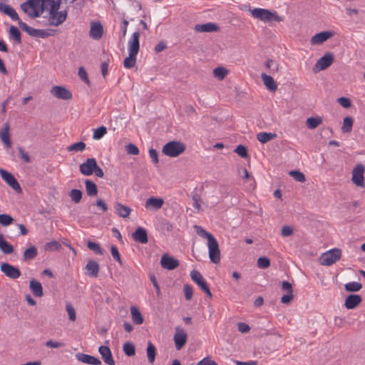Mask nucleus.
<instances>
[{"mask_svg": "<svg viewBox=\"0 0 365 365\" xmlns=\"http://www.w3.org/2000/svg\"><path fill=\"white\" fill-rule=\"evenodd\" d=\"M140 31H135L130 36L128 42V53L138 54L140 49Z\"/></svg>", "mask_w": 365, "mask_h": 365, "instance_id": "16", "label": "nucleus"}, {"mask_svg": "<svg viewBox=\"0 0 365 365\" xmlns=\"http://www.w3.org/2000/svg\"><path fill=\"white\" fill-rule=\"evenodd\" d=\"M334 61V55L331 53H327L321 57L314 66V71H324L329 67Z\"/></svg>", "mask_w": 365, "mask_h": 365, "instance_id": "10", "label": "nucleus"}, {"mask_svg": "<svg viewBox=\"0 0 365 365\" xmlns=\"http://www.w3.org/2000/svg\"><path fill=\"white\" fill-rule=\"evenodd\" d=\"M261 78L267 89H269L270 91H275L277 90V84L271 76L263 73L261 75Z\"/></svg>", "mask_w": 365, "mask_h": 365, "instance_id": "32", "label": "nucleus"}, {"mask_svg": "<svg viewBox=\"0 0 365 365\" xmlns=\"http://www.w3.org/2000/svg\"><path fill=\"white\" fill-rule=\"evenodd\" d=\"M37 255H38L37 248L35 246L31 245L24 252L23 260L25 262L32 260Z\"/></svg>", "mask_w": 365, "mask_h": 365, "instance_id": "33", "label": "nucleus"}, {"mask_svg": "<svg viewBox=\"0 0 365 365\" xmlns=\"http://www.w3.org/2000/svg\"><path fill=\"white\" fill-rule=\"evenodd\" d=\"M86 190L88 196H96L98 194V188L96 185L90 180H86Z\"/></svg>", "mask_w": 365, "mask_h": 365, "instance_id": "36", "label": "nucleus"}, {"mask_svg": "<svg viewBox=\"0 0 365 365\" xmlns=\"http://www.w3.org/2000/svg\"><path fill=\"white\" fill-rule=\"evenodd\" d=\"M209 257L212 262L217 264L220 261V250L215 238L207 242Z\"/></svg>", "mask_w": 365, "mask_h": 365, "instance_id": "8", "label": "nucleus"}, {"mask_svg": "<svg viewBox=\"0 0 365 365\" xmlns=\"http://www.w3.org/2000/svg\"><path fill=\"white\" fill-rule=\"evenodd\" d=\"M338 103L344 108H349L351 106V101L346 97H340L337 100Z\"/></svg>", "mask_w": 365, "mask_h": 365, "instance_id": "63", "label": "nucleus"}, {"mask_svg": "<svg viewBox=\"0 0 365 365\" xmlns=\"http://www.w3.org/2000/svg\"><path fill=\"white\" fill-rule=\"evenodd\" d=\"M44 248L46 251L53 252L60 250L61 248V245L58 241L53 240L47 242L44 245Z\"/></svg>", "mask_w": 365, "mask_h": 365, "instance_id": "45", "label": "nucleus"}, {"mask_svg": "<svg viewBox=\"0 0 365 365\" xmlns=\"http://www.w3.org/2000/svg\"><path fill=\"white\" fill-rule=\"evenodd\" d=\"M156 356V349L155 346L152 344V342L149 341L148 343L147 347V356L148 361L150 364H153L155 361Z\"/></svg>", "mask_w": 365, "mask_h": 365, "instance_id": "41", "label": "nucleus"}, {"mask_svg": "<svg viewBox=\"0 0 365 365\" xmlns=\"http://www.w3.org/2000/svg\"><path fill=\"white\" fill-rule=\"evenodd\" d=\"M114 209H115V213L118 216L123 217V218L127 217L131 212L130 207L125 206V205H124L120 202H118L114 203Z\"/></svg>", "mask_w": 365, "mask_h": 365, "instance_id": "29", "label": "nucleus"}, {"mask_svg": "<svg viewBox=\"0 0 365 365\" xmlns=\"http://www.w3.org/2000/svg\"><path fill=\"white\" fill-rule=\"evenodd\" d=\"M293 229L292 227L285 225L283 226L281 230V235L284 237H289L293 234Z\"/></svg>", "mask_w": 365, "mask_h": 365, "instance_id": "61", "label": "nucleus"}, {"mask_svg": "<svg viewBox=\"0 0 365 365\" xmlns=\"http://www.w3.org/2000/svg\"><path fill=\"white\" fill-rule=\"evenodd\" d=\"M98 351L102 356L104 362L108 365H115V361L113 359L112 353L110 349L106 346H101Z\"/></svg>", "mask_w": 365, "mask_h": 365, "instance_id": "26", "label": "nucleus"}, {"mask_svg": "<svg viewBox=\"0 0 365 365\" xmlns=\"http://www.w3.org/2000/svg\"><path fill=\"white\" fill-rule=\"evenodd\" d=\"M0 11L9 16L12 20L17 21L20 26V22H23L19 17L16 10L10 5L1 2L0 3Z\"/></svg>", "mask_w": 365, "mask_h": 365, "instance_id": "18", "label": "nucleus"}, {"mask_svg": "<svg viewBox=\"0 0 365 365\" xmlns=\"http://www.w3.org/2000/svg\"><path fill=\"white\" fill-rule=\"evenodd\" d=\"M51 93L58 99L70 100L72 98L71 92L63 86H55L51 89Z\"/></svg>", "mask_w": 365, "mask_h": 365, "instance_id": "14", "label": "nucleus"}, {"mask_svg": "<svg viewBox=\"0 0 365 365\" xmlns=\"http://www.w3.org/2000/svg\"><path fill=\"white\" fill-rule=\"evenodd\" d=\"M66 311L68 312L69 319L71 321H75L76 318V310L72 307L71 304H69L66 305Z\"/></svg>", "mask_w": 365, "mask_h": 365, "instance_id": "62", "label": "nucleus"}, {"mask_svg": "<svg viewBox=\"0 0 365 365\" xmlns=\"http://www.w3.org/2000/svg\"><path fill=\"white\" fill-rule=\"evenodd\" d=\"M125 150H126L127 153L130 154V155H137L139 154L138 148L133 143L128 144L125 146Z\"/></svg>", "mask_w": 365, "mask_h": 365, "instance_id": "56", "label": "nucleus"}, {"mask_svg": "<svg viewBox=\"0 0 365 365\" xmlns=\"http://www.w3.org/2000/svg\"><path fill=\"white\" fill-rule=\"evenodd\" d=\"M69 196L75 203H78L82 198V192L78 189H73L70 191Z\"/></svg>", "mask_w": 365, "mask_h": 365, "instance_id": "51", "label": "nucleus"}, {"mask_svg": "<svg viewBox=\"0 0 365 365\" xmlns=\"http://www.w3.org/2000/svg\"><path fill=\"white\" fill-rule=\"evenodd\" d=\"M250 13L255 19H259L263 21H270L272 20L279 21V16L277 13L272 12L268 9L255 8L253 9H250Z\"/></svg>", "mask_w": 365, "mask_h": 365, "instance_id": "4", "label": "nucleus"}, {"mask_svg": "<svg viewBox=\"0 0 365 365\" xmlns=\"http://www.w3.org/2000/svg\"><path fill=\"white\" fill-rule=\"evenodd\" d=\"M194 30L196 32H214L219 30V26L215 23H206L203 24H196L194 27Z\"/></svg>", "mask_w": 365, "mask_h": 365, "instance_id": "25", "label": "nucleus"}, {"mask_svg": "<svg viewBox=\"0 0 365 365\" xmlns=\"http://www.w3.org/2000/svg\"><path fill=\"white\" fill-rule=\"evenodd\" d=\"M276 136L275 133L261 132L257 134V139L262 143H266L275 138Z\"/></svg>", "mask_w": 365, "mask_h": 365, "instance_id": "37", "label": "nucleus"}, {"mask_svg": "<svg viewBox=\"0 0 365 365\" xmlns=\"http://www.w3.org/2000/svg\"><path fill=\"white\" fill-rule=\"evenodd\" d=\"M14 220V218L8 214H0V225L2 226H9Z\"/></svg>", "mask_w": 365, "mask_h": 365, "instance_id": "50", "label": "nucleus"}, {"mask_svg": "<svg viewBox=\"0 0 365 365\" xmlns=\"http://www.w3.org/2000/svg\"><path fill=\"white\" fill-rule=\"evenodd\" d=\"M45 7V0H27L21 4L22 11L31 18H36L43 13Z\"/></svg>", "mask_w": 365, "mask_h": 365, "instance_id": "1", "label": "nucleus"}, {"mask_svg": "<svg viewBox=\"0 0 365 365\" xmlns=\"http://www.w3.org/2000/svg\"><path fill=\"white\" fill-rule=\"evenodd\" d=\"M187 334L186 331L181 327H177L175 328V333L174 334L173 340L177 350H180L187 342Z\"/></svg>", "mask_w": 365, "mask_h": 365, "instance_id": "11", "label": "nucleus"}, {"mask_svg": "<svg viewBox=\"0 0 365 365\" xmlns=\"http://www.w3.org/2000/svg\"><path fill=\"white\" fill-rule=\"evenodd\" d=\"M88 247L93 251L97 255H102L103 254V250L101 249V246L94 242L89 241L88 242Z\"/></svg>", "mask_w": 365, "mask_h": 365, "instance_id": "53", "label": "nucleus"}, {"mask_svg": "<svg viewBox=\"0 0 365 365\" xmlns=\"http://www.w3.org/2000/svg\"><path fill=\"white\" fill-rule=\"evenodd\" d=\"M47 6H50L49 12H56L58 11L60 7V1L59 0H45V7Z\"/></svg>", "mask_w": 365, "mask_h": 365, "instance_id": "47", "label": "nucleus"}, {"mask_svg": "<svg viewBox=\"0 0 365 365\" xmlns=\"http://www.w3.org/2000/svg\"><path fill=\"white\" fill-rule=\"evenodd\" d=\"M289 175L297 182H304L306 180L305 175L299 170H292Z\"/></svg>", "mask_w": 365, "mask_h": 365, "instance_id": "52", "label": "nucleus"}, {"mask_svg": "<svg viewBox=\"0 0 365 365\" xmlns=\"http://www.w3.org/2000/svg\"><path fill=\"white\" fill-rule=\"evenodd\" d=\"M76 358L78 361H81L83 364H91V365H101V361L99 359L96 358L91 355H88L83 353H77L76 354Z\"/></svg>", "mask_w": 365, "mask_h": 365, "instance_id": "20", "label": "nucleus"}, {"mask_svg": "<svg viewBox=\"0 0 365 365\" xmlns=\"http://www.w3.org/2000/svg\"><path fill=\"white\" fill-rule=\"evenodd\" d=\"M9 38L20 44L21 43V35L19 29L14 26H11L9 29Z\"/></svg>", "mask_w": 365, "mask_h": 365, "instance_id": "35", "label": "nucleus"}, {"mask_svg": "<svg viewBox=\"0 0 365 365\" xmlns=\"http://www.w3.org/2000/svg\"><path fill=\"white\" fill-rule=\"evenodd\" d=\"M183 291H184L185 299L187 300H190L192 299V294H193L192 287L188 284H185L184 285Z\"/></svg>", "mask_w": 365, "mask_h": 365, "instance_id": "58", "label": "nucleus"}, {"mask_svg": "<svg viewBox=\"0 0 365 365\" xmlns=\"http://www.w3.org/2000/svg\"><path fill=\"white\" fill-rule=\"evenodd\" d=\"M195 230L197 232V234L202 237V238H205V239H207V242H209L210 240H212L214 237V236L207 232L204 228H202L201 226H199V225H195Z\"/></svg>", "mask_w": 365, "mask_h": 365, "instance_id": "42", "label": "nucleus"}, {"mask_svg": "<svg viewBox=\"0 0 365 365\" xmlns=\"http://www.w3.org/2000/svg\"><path fill=\"white\" fill-rule=\"evenodd\" d=\"M97 167V162L95 158H88L80 165V172L86 176L91 175Z\"/></svg>", "mask_w": 365, "mask_h": 365, "instance_id": "15", "label": "nucleus"}, {"mask_svg": "<svg viewBox=\"0 0 365 365\" xmlns=\"http://www.w3.org/2000/svg\"><path fill=\"white\" fill-rule=\"evenodd\" d=\"M66 17V11L49 12L48 24L58 26L65 21Z\"/></svg>", "mask_w": 365, "mask_h": 365, "instance_id": "13", "label": "nucleus"}, {"mask_svg": "<svg viewBox=\"0 0 365 365\" xmlns=\"http://www.w3.org/2000/svg\"><path fill=\"white\" fill-rule=\"evenodd\" d=\"M107 133V128L105 126H101L94 130L93 138L94 140H100Z\"/></svg>", "mask_w": 365, "mask_h": 365, "instance_id": "48", "label": "nucleus"}, {"mask_svg": "<svg viewBox=\"0 0 365 365\" xmlns=\"http://www.w3.org/2000/svg\"><path fill=\"white\" fill-rule=\"evenodd\" d=\"M46 346L53 349H58L63 347L64 344L60 341H55L53 340H48L45 344Z\"/></svg>", "mask_w": 365, "mask_h": 365, "instance_id": "59", "label": "nucleus"}, {"mask_svg": "<svg viewBox=\"0 0 365 365\" xmlns=\"http://www.w3.org/2000/svg\"><path fill=\"white\" fill-rule=\"evenodd\" d=\"M78 75L84 83H86L88 86H90L91 82L88 79L87 72L83 67H80L78 68Z\"/></svg>", "mask_w": 365, "mask_h": 365, "instance_id": "54", "label": "nucleus"}, {"mask_svg": "<svg viewBox=\"0 0 365 365\" xmlns=\"http://www.w3.org/2000/svg\"><path fill=\"white\" fill-rule=\"evenodd\" d=\"M0 270L7 277L12 279H16L21 276V271L17 267L6 262H4L1 264Z\"/></svg>", "mask_w": 365, "mask_h": 365, "instance_id": "12", "label": "nucleus"}, {"mask_svg": "<svg viewBox=\"0 0 365 365\" xmlns=\"http://www.w3.org/2000/svg\"><path fill=\"white\" fill-rule=\"evenodd\" d=\"M88 274L92 277H96L98 274L100 267L97 262L89 260L86 266Z\"/></svg>", "mask_w": 365, "mask_h": 365, "instance_id": "30", "label": "nucleus"}, {"mask_svg": "<svg viewBox=\"0 0 365 365\" xmlns=\"http://www.w3.org/2000/svg\"><path fill=\"white\" fill-rule=\"evenodd\" d=\"M137 54L128 53V56L124 59L123 66L125 68H132L136 63Z\"/></svg>", "mask_w": 365, "mask_h": 365, "instance_id": "38", "label": "nucleus"}, {"mask_svg": "<svg viewBox=\"0 0 365 365\" xmlns=\"http://www.w3.org/2000/svg\"><path fill=\"white\" fill-rule=\"evenodd\" d=\"M196 365H218L210 357H205L200 360Z\"/></svg>", "mask_w": 365, "mask_h": 365, "instance_id": "64", "label": "nucleus"}, {"mask_svg": "<svg viewBox=\"0 0 365 365\" xmlns=\"http://www.w3.org/2000/svg\"><path fill=\"white\" fill-rule=\"evenodd\" d=\"M0 139L6 148L11 146V137L9 134V125L6 123L2 129L0 130Z\"/></svg>", "mask_w": 365, "mask_h": 365, "instance_id": "27", "label": "nucleus"}, {"mask_svg": "<svg viewBox=\"0 0 365 365\" xmlns=\"http://www.w3.org/2000/svg\"><path fill=\"white\" fill-rule=\"evenodd\" d=\"M270 265V260L266 257H260L257 259V266L261 269H266Z\"/></svg>", "mask_w": 365, "mask_h": 365, "instance_id": "55", "label": "nucleus"}, {"mask_svg": "<svg viewBox=\"0 0 365 365\" xmlns=\"http://www.w3.org/2000/svg\"><path fill=\"white\" fill-rule=\"evenodd\" d=\"M362 287L361 283L357 282H351L344 284V289L348 292H356Z\"/></svg>", "mask_w": 365, "mask_h": 365, "instance_id": "43", "label": "nucleus"}, {"mask_svg": "<svg viewBox=\"0 0 365 365\" xmlns=\"http://www.w3.org/2000/svg\"><path fill=\"white\" fill-rule=\"evenodd\" d=\"M362 302V298L359 294H350L346 297L344 302V307L348 309H355Z\"/></svg>", "mask_w": 365, "mask_h": 365, "instance_id": "21", "label": "nucleus"}, {"mask_svg": "<svg viewBox=\"0 0 365 365\" xmlns=\"http://www.w3.org/2000/svg\"><path fill=\"white\" fill-rule=\"evenodd\" d=\"M0 250L4 255H10L14 252V247L8 242L4 236L0 233Z\"/></svg>", "mask_w": 365, "mask_h": 365, "instance_id": "31", "label": "nucleus"}, {"mask_svg": "<svg viewBox=\"0 0 365 365\" xmlns=\"http://www.w3.org/2000/svg\"><path fill=\"white\" fill-rule=\"evenodd\" d=\"M103 34V28L100 22H93L91 25L90 36L96 40L100 39Z\"/></svg>", "mask_w": 365, "mask_h": 365, "instance_id": "24", "label": "nucleus"}, {"mask_svg": "<svg viewBox=\"0 0 365 365\" xmlns=\"http://www.w3.org/2000/svg\"><path fill=\"white\" fill-rule=\"evenodd\" d=\"M364 166L361 163L356 165L352 170L351 181L354 185L360 187H364Z\"/></svg>", "mask_w": 365, "mask_h": 365, "instance_id": "7", "label": "nucleus"}, {"mask_svg": "<svg viewBox=\"0 0 365 365\" xmlns=\"http://www.w3.org/2000/svg\"><path fill=\"white\" fill-rule=\"evenodd\" d=\"M341 256V250L340 249H331L321 256V264L330 266L339 260Z\"/></svg>", "mask_w": 365, "mask_h": 365, "instance_id": "5", "label": "nucleus"}, {"mask_svg": "<svg viewBox=\"0 0 365 365\" xmlns=\"http://www.w3.org/2000/svg\"><path fill=\"white\" fill-rule=\"evenodd\" d=\"M133 239L139 243L146 244L148 242L147 231L145 228L139 227L132 234Z\"/></svg>", "mask_w": 365, "mask_h": 365, "instance_id": "23", "label": "nucleus"}, {"mask_svg": "<svg viewBox=\"0 0 365 365\" xmlns=\"http://www.w3.org/2000/svg\"><path fill=\"white\" fill-rule=\"evenodd\" d=\"M123 351L128 356H134L135 354V346L130 342H126L123 345Z\"/></svg>", "mask_w": 365, "mask_h": 365, "instance_id": "49", "label": "nucleus"}, {"mask_svg": "<svg viewBox=\"0 0 365 365\" xmlns=\"http://www.w3.org/2000/svg\"><path fill=\"white\" fill-rule=\"evenodd\" d=\"M190 277L192 281H194L200 287V289L211 298L212 295L209 286L200 272L197 270H192L190 273Z\"/></svg>", "mask_w": 365, "mask_h": 365, "instance_id": "9", "label": "nucleus"}, {"mask_svg": "<svg viewBox=\"0 0 365 365\" xmlns=\"http://www.w3.org/2000/svg\"><path fill=\"white\" fill-rule=\"evenodd\" d=\"M185 150V145L180 141H170L167 143L162 149V152L167 156L175 158L182 154Z\"/></svg>", "mask_w": 365, "mask_h": 365, "instance_id": "2", "label": "nucleus"}, {"mask_svg": "<svg viewBox=\"0 0 365 365\" xmlns=\"http://www.w3.org/2000/svg\"><path fill=\"white\" fill-rule=\"evenodd\" d=\"M86 143L81 141L73 143L67 147L68 152H82L86 149Z\"/></svg>", "mask_w": 365, "mask_h": 365, "instance_id": "44", "label": "nucleus"}, {"mask_svg": "<svg viewBox=\"0 0 365 365\" xmlns=\"http://www.w3.org/2000/svg\"><path fill=\"white\" fill-rule=\"evenodd\" d=\"M228 73V71L224 67H217L213 70V74L215 78L222 80Z\"/></svg>", "mask_w": 365, "mask_h": 365, "instance_id": "46", "label": "nucleus"}, {"mask_svg": "<svg viewBox=\"0 0 365 365\" xmlns=\"http://www.w3.org/2000/svg\"><path fill=\"white\" fill-rule=\"evenodd\" d=\"M21 29L26 31L29 35L34 37L45 38L48 36H53L56 34V30L46 29H36L30 27L24 22H20Z\"/></svg>", "mask_w": 365, "mask_h": 365, "instance_id": "3", "label": "nucleus"}, {"mask_svg": "<svg viewBox=\"0 0 365 365\" xmlns=\"http://www.w3.org/2000/svg\"><path fill=\"white\" fill-rule=\"evenodd\" d=\"M29 288L35 297H41L43 295V287L40 282L34 279L30 280Z\"/></svg>", "mask_w": 365, "mask_h": 365, "instance_id": "28", "label": "nucleus"}, {"mask_svg": "<svg viewBox=\"0 0 365 365\" xmlns=\"http://www.w3.org/2000/svg\"><path fill=\"white\" fill-rule=\"evenodd\" d=\"M235 152L237 153L242 158H247L248 156L247 149L242 145H239L235 149Z\"/></svg>", "mask_w": 365, "mask_h": 365, "instance_id": "57", "label": "nucleus"}, {"mask_svg": "<svg viewBox=\"0 0 365 365\" xmlns=\"http://www.w3.org/2000/svg\"><path fill=\"white\" fill-rule=\"evenodd\" d=\"M0 175L2 179L18 194L22 192V189L13 174L3 168H0Z\"/></svg>", "mask_w": 365, "mask_h": 365, "instance_id": "6", "label": "nucleus"}, {"mask_svg": "<svg viewBox=\"0 0 365 365\" xmlns=\"http://www.w3.org/2000/svg\"><path fill=\"white\" fill-rule=\"evenodd\" d=\"M354 120L351 117L346 116L343 120L341 131L344 133H350L352 130Z\"/></svg>", "mask_w": 365, "mask_h": 365, "instance_id": "39", "label": "nucleus"}, {"mask_svg": "<svg viewBox=\"0 0 365 365\" xmlns=\"http://www.w3.org/2000/svg\"><path fill=\"white\" fill-rule=\"evenodd\" d=\"M334 33L332 31H322L313 36L311 38L312 45H319L325 42L327 40L332 37Z\"/></svg>", "mask_w": 365, "mask_h": 365, "instance_id": "22", "label": "nucleus"}, {"mask_svg": "<svg viewBox=\"0 0 365 365\" xmlns=\"http://www.w3.org/2000/svg\"><path fill=\"white\" fill-rule=\"evenodd\" d=\"M322 123L320 117H310L307 119L306 125L309 129H315Z\"/></svg>", "mask_w": 365, "mask_h": 365, "instance_id": "40", "label": "nucleus"}, {"mask_svg": "<svg viewBox=\"0 0 365 365\" xmlns=\"http://www.w3.org/2000/svg\"><path fill=\"white\" fill-rule=\"evenodd\" d=\"M130 313L132 317L133 322L138 325L142 324L143 323V317L139 311V309L135 307H131Z\"/></svg>", "mask_w": 365, "mask_h": 365, "instance_id": "34", "label": "nucleus"}, {"mask_svg": "<svg viewBox=\"0 0 365 365\" xmlns=\"http://www.w3.org/2000/svg\"><path fill=\"white\" fill-rule=\"evenodd\" d=\"M164 204V200L161 197H151L147 199L145 207V208L156 211L160 210Z\"/></svg>", "mask_w": 365, "mask_h": 365, "instance_id": "19", "label": "nucleus"}, {"mask_svg": "<svg viewBox=\"0 0 365 365\" xmlns=\"http://www.w3.org/2000/svg\"><path fill=\"white\" fill-rule=\"evenodd\" d=\"M161 266L168 270H173L179 265V261L168 254L162 256L160 259Z\"/></svg>", "mask_w": 365, "mask_h": 365, "instance_id": "17", "label": "nucleus"}, {"mask_svg": "<svg viewBox=\"0 0 365 365\" xmlns=\"http://www.w3.org/2000/svg\"><path fill=\"white\" fill-rule=\"evenodd\" d=\"M149 156L151 158L153 163L155 165H157L159 162L158 160V153L157 150L154 148H150L148 150Z\"/></svg>", "mask_w": 365, "mask_h": 365, "instance_id": "60", "label": "nucleus"}]
</instances>
